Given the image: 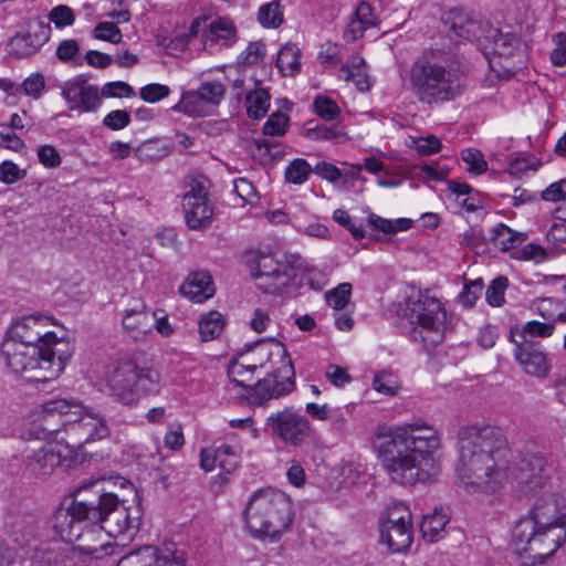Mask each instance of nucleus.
I'll return each instance as SVG.
<instances>
[{"label": "nucleus", "mask_w": 566, "mask_h": 566, "mask_svg": "<svg viewBox=\"0 0 566 566\" xmlns=\"http://www.w3.org/2000/svg\"><path fill=\"white\" fill-rule=\"evenodd\" d=\"M94 500H74L69 507H59L52 516V528L55 535L69 545L81 538L82 527L86 521H92L97 515Z\"/></svg>", "instance_id": "nucleus-17"}, {"label": "nucleus", "mask_w": 566, "mask_h": 566, "mask_svg": "<svg viewBox=\"0 0 566 566\" xmlns=\"http://www.w3.org/2000/svg\"><path fill=\"white\" fill-rule=\"evenodd\" d=\"M61 95L71 111L82 109L90 113L97 111L102 105L98 87L90 84L83 75L66 81L62 86Z\"/></svg>", "instance_id": "nucleus-24"}, {"label": "nucleus", "mask_w": 566, "mask_h": 566, "mask_svg": "<svg viewBox=\"0 0 566 566\" xmlns=\"http://www.w3.org/2000/svg\"><path fill=\"white\" fill-rule=\"evenodd\" d=\"M180 293L196 303H202L214 294V285L207 271H195L180 286Z\"/></svg>", "instance_id": "nucleus-27"}, {"label": "nucleus", "mask_w": 566, "mask_h": 566, "mask_svg": "<svg viewBox=\"0 0 566 566\" xmlns=\"http://www.w3.org/2000/svg\"><path fill=\"white\" fill-rule=\"evenodd\" d=\"M294 516L293 501L285 492L262 488L248 500L243 523L251 537L276 543L291 528Z\"/></svg>", "instance_id": "nucleus-7"}, {"label": "nucleus", "mask_w": 566, "mask_h": 566, "mask_svg": "<svg viewBox=\"0 0 566 566\" xmlns=\"http://www.w3.org/2000/svg\"><path fill=\"white\" fill-rule=\"evenodd\" d=\"M21 90L27 96L33 99L41 98L45 90V78L43 74L40 72L30 74L21 83Z\"/></svg>", "instance_id": "nucleus-50"}, {"label": "nucleus", "mask_w": 566, "mask_h": 566, "mask_svg": "<svg viewBox=\"0 0 566 566\" xmlns=\"http://www.w3.org/2000/svg\"><path fill=\"white\" fill-rule=\"evenodd\" d=\"M380 542L392 553L408 549L412 543L413 532L411 513L403 503L392 504L379 520Z\"/></svg>", "instance_id": "nucleus-15"}, {"label": "nucleus", "mask_w": 566, "mask_h": 566, "mask_svg": "<svg viewBox=\"0 0 566 566\" xmlns=\"http://www.w3.org/2000/svg\"><path fill=\"white\" fill-rule=\"evenodd\" d=\"M271 105V96L266 88L262 86L261 81L255 80L254 87L248 91L245 95V108L249 118H263Z\"/></svg>", "instance_id": "nucleus-30"}, {"label": "nucleus", "mask_w": 566, "mask_h": 566, "mask_svg": "<svg viewBox=\"0 0 566 566\" xmlns=\"http://www.w3.org/2000/svg\"><path fill=\"white\" fill-rule=\"evenodd\" d=\"M410 84L421 103L431 105L453 99L460 93V84L452 53L443 48L426 49L411 66Z\"/></svg>", "instance_id": "nucleus-6"}, {"label": "nucleus", "mask_w": 566, "mask_h": 566, "mask_svg": "<svg viewBox=\"0 0 566 566\" xmlns=\"http://www.w3.org/2000/svg\"><path fill=\"white\" fill-rule=\"evenodd\" d=\"M522 332L523 334L530 335L532 337L546 338L551 337L554 334L555 325L554 323H549L546 321H530L523 325Z\"/></svg>", "instance_id": "nucleus-56"}, {"label": "nucleus", "mask_w": 566, "mask_h": 566, "mask_svg": "<svg viewBox=\"0 0 566 566\" xmlns=\"http://www.w3.org/2000/svg\"><path fill=\"white\" fill-rule=\"evenodd\" d=\"M137 153L143 160H159L168 155L166 147L159 148L156 142H145L138 148Z\"/></svg>", "instance_id": "nucleus-62"}, {"label": "nucleus", "mask_w": 566, "mask_h": 566, "mask_svg": "<svg viewBox=\"0 0 566 566\" xmlns=\"http://www.w3.org/2000/svg\"><path fill=\"white\" fill-rule=\"evenodd\" d=\"M190 38H155L153 44L159 54L178 55L184 52L189 43Z\"/></svg>", "instance_id": "nucleus-45"}, {"label": "nucleus", "mask_w": 566, "mask_h": 566, "mask_svg": "<svg viewBox=\"0 0 566 566\" xmlns=\"http://www.w3.org/2000/svg\"><path fill=\"white\" fill-rule=\"evenodd\" d=\"M51 324V319L41 314L24 316L11 325L4 339L36 345L42 350H51L55 355L71 356L69 343L48 329Z\"/></svg>", "instance_id": "nucleus-11"}, {"label": "nucleus", "mask_w": 566, "mask_h": 566, "mask_svg": "<svg viewBox=\"0 0 566 566\" xmlns=\"http://www.w3.org/2000/svg\"><path fill=\"white\" fill-rule=\"evenodd\" d=\"M1 353L7 367L28 382H49L63 371L70 355H55L36 345L3 339Z\"/></svg>", "instance_id": "nucleus-9"}, {"label": "nucleus", "mask_w": 566, "mask_h": 566, "mask_svg": "<svg viewBox=\"0 0 566 566\" xmlns=\"http://www.w3.org/2000/svg\"><path fill=\"white\" fill-rule=\"evenodd\" d=\"M275 356L280 359V366L255 385L249 386L245 396L254 405H262L270 399H277L291 394L295 388V371L293 364L281 344H275Z\"/></svg>", "instance_id": "nucleus-13"}, {"label": "nucleus", "mask_w": 566, "mask_h": 566, "mask_svg": "<svg viewBox=\"0 0 566 566\" xmlns=\"http://www.w3.org/2000/svg\"><path fill=\"white\" fill-rule=\"evenodd\" d=\"M270 433L287 447L301 448L314 434L310 419L294 407L271 412L265 419Z\"/></svg>", "instance_id": "nucleus-14"}, {"label": "nucleus", "mask_w": 566, "mask_h": 566, "mask_svg": "<svg viewBox=\"0 0 566 566\" xmlns=\"http://www.w3.org/2000/svg\"><path fill=\"white\" fill-rule=\"evenodd\" d=\"M527 238L526 233L515 231L504 223H497L492 229L493 244L501 251H509L522 244Z\"/></svg>", "instance_id": "nucleus-32"}, {"label": "nucleus", "mask_w": 566, "mask_h": 566, "mask_svg": "<svg viewBox=\"0 0 566 566\" xmlns=\"http://www.w3.org/2000/svg\"><path fill=\"white\" fill-rule=\"evenodd\" d=\"M376 25V18L371 7L367 2H360L355 12V19L348 24V31L352 34L364 33L369 28Z\"/></svg>", "instance_id": "nucleus-37"}, {"label": "nucleus", "mask_w": 566, "mask_h": 566, "mask_svg": "<svg viewBox=\"0 0 566 566\" xmlns=\"http://www.w3.org/2000/svg\"><path fill=\"white\" fill-rule=\"evenodd\" d=\"M289 127V117L280 112L270 115L263 125V134L268 136H283Z\"/></svg>", "instance_id": "nucleus-53"}, {"label": "nucleus", "mask_w": 566, "mask_h": 566, "mask_svg": "<svg viewBox=\"0 0 566 566\" xmlns=\"http://www.w3.org/2000/svg\"><path fill=\"white\" fill-rule=\"evenodd\" d=\"M318 60L323 65H335L342 60V48L338 43H334L327 40L322 45V50L318 53Z\"/></svg>", "instance_id": "nucleus-59"}, {"label": "nucleus", "mask_w": 566, "mask_h": 566, "mask_svg": "<svg viewBox=\"0 0 566 566\" xmlns=\"http://www.w3.org/2000/svg\"><path fill=\"white\" fill-rule=\"evenodd\" d=\"M325 377L335 387L342 388L352 381V376L347 370L336 364H328L325 370Z\"/></svg>", "instance_id": "nucleus-60"}, {"label": "nucleus", "mask_w": 566, "mask_h": 566, "mask_svg": "<svg viewBox=\"0 0 566 566\" xmlns=\"http://www.w3.org/2000/svg\"><path fill=\"white\" fill-rule=\"evenodd\" d=\"M551 474V467L545 455L536 449H526L520 453L514 468L510 467L509 482L516 483L526 492L543 486Z\"/></svg>", "instance_id": "nucleus-18"}, {"label": "nucleus", "mask_w": 566, "mask_h": 566, "mask_svg": "<svg viewBox=\"0 0 566 566\" xmlns=\"http://www.w3.org/2000/svg\"><path fill=\"white\" fill-rule=\"evenodd\" d=\"M307 137L312 140L342 142L347 138L346 134L337 126L318 125L307 129Z\"/></svg>", "instance_id": "nucleus-47"}, {"label": "nucleus", "mask_w": 566, "mask_h": 566, "mask_svg": "<svg viewBox=\"0 0 566 566\" xmlns=\"http://www.w3.org/2000/svg\"><path fill=\"white\" fill-rule=\"evenodd\" d=\"M242 449L239 447H232L229 444L219 446V458H218V467L224 473L233 472L241 459Z\"/></svg>", "instance_id": "nucleus-41"}, {"label": "nucleus", "mask_w": 566, "mask_h": 566, "mask_svg": "<svg viewBox=\"0 0 566 566\" xmlns=\"http://www.w3.org/2000/svg\"><path fill=\"white\" fill-rule=\"evenodd\" d=\"M27 171L13 161L4 160L0 164V181L6 185H12L23 179Z\"/></svg>", "instance_id": "nucleus-58"}, {"label": "nucleus", "mask_w": 566, "mask_h": 566, "mask_svg": "<svg viewBox=\"0 0 566 566\" xmlns=\"http://www.w3.org/2000/svg\"><path fill=\"white\" fill-rule=\"evenodd\" d=\"M258 20L263 27L277 28L283 22V13L279 1L261 6L258 12Z\"/></svg>", "instance_id": "nucleus-44"}, {"label": "nucleus", "mask_w": 566, "mask_h": 566, "mask_svg": "<svg viewBox=\"0 0 566 566\" xmlns=\"http://www.w3.org/2000/svg\"><path fill=\"white\" fill-rule=\"evenodd\" d=\"M49 38H10L7 43L9 54L15 57H29L35 54Z\"/></svg>", "instance_id": "nucleus-34"}, {"label": "nucleus", "mask_w": 566, "mask_h": 566, "mask_svg": "<svg viewBox=\"0 0 566 566\" xmlns=\"http://www.w3.org/2000/svg\"><path fill=\"white\" fill-rule=\"evenodd\" d=\"M509 286L506 276L500 275L495 277L486 289L485 298L491 306H502L505 302L504 293Z\"/></svg>", "instance_id": "nucleus-46"}, {"label": "nucleus", "mask_w": 566, "mask_h": 566, "mask_svg": "<svg viewBox=\"0 0 566 566\" xmlns=\"http://www.w3.org/2000/svg\"><path fill=\"white\" fill-rule=\"evenodd\" d=\"M373 388L381 395L395 396L401 388L398 377L391 371H380L373 379Z\"/></svg>", "instance_id": "nucleus-40"}, {"label": "nucleus", "mask_w": 566, "mask_h": 566, "mask_svg": "<svg viewBox=\"0 0 566 566\" xmlns=\"http://www.w3.org/2000/svg\"><path fill=\"white\" fill-rule=\"evenodd\" d=\"M566 499L541 497L512 532V547L526 566L543 564L566 539Z\"/></svg>", "instance_id": "nucleus-4"}, {"label": "nucleus", "mask_w": 566, "mask_h": 566, "mask_svg": "<svg viewBox=\"0 0 566 566\" xmlns=\"http://www.w3.org/2000/svg\"><path fill=\"white\" fill-rule=\"evenodd\" d=\"M275 356V352H272L268 346L258 345L249 353L238 354L234 356L228 366V376L231 384L235 387H241L249 390V386L254 378V373L258 369L265 367L268 361H271L272 357Z\"/></svg>", "instance_id": "nucleus-20"}, {"label": "nucleus", "mask_w": 566, "mask_h": 566, "mask_svg": "<svg viewBox=\"0 0 566 566\" xmlns=\"http://www.w3.org/2000/svg\"><path fill=\"white\" fill-rule=\"evenodd\" d=\"M492 30L493 27L489 20L462 9L453 8L441 15L440 32L443 33L476 35L479 33H490ZM494 32L495 35L500 34L497 29H494Z\"/></svg>", "instance_id": "nucleus-22"}, {"label": "nucleus", "mask_w": 566, "mask_h": 566, "mask_svg": "<svg viewBox=\"0 0 566 566\" xmlns=\"http://www.w3.org/2000/svg\"><path fill=\"white\" fill-rule=\"evenodd\" d=\"M481 51L489 62L491 69H494L493 59L510 57L518 49V38H480Z\"/></svg>", "instance_id": "nucleus-28"}, {"label": "nucleus", "mask_w": 566, "mask_h": 566, "mask_svg": "<svg viewBox=\"0 0 566 566\" xmlns=\"http://www.w3.org/2000/svg\"><path fill=\"white\" fill-rule=\"evenodd\" d=\"M123 328L134 339L144 338L154 327V315L144 304L125 311L122 319Z\"/></svg>", "instance_id": "nucleus-26"}, {"label": "nucleus", "mask_w": 566, "mask_h": 566, "mask_svg": "<svg viewBox=\"0 0 566 566\" xmlns=\"http://www.w3.org/2000/svg\"><path fill=\"white\" fill-rule=\"evenodd\" d=\"M511 340L515 344L514 357L526 374L537 378L548 375L551 364L539 343L530 339L516 342L513 336Z\"/></svg>", "instance_id": "nucleus-25"}, {"label": "nucleus", "mask_w": 566, "mask_h": 566, "mask_svg": "<svg viewBox=\"0 0 566 566\" xmlns=\"http://www.w3.org/2000/svg\"><path fill=\"white\" fill-rule=\"evenodd\" d=\"M46 442L28 447L23 452L25 470L33 476L45 479L66 461L75 458L69 446L56 433L43 432Z\"/></svg>", "instance_id": "nucleus-12"}, {"label": "nucleus", "mask_w": 566, "mask_h": 566, "mask_svg": "<svg viewBox=\"0 0 566 566\" xmlns=\"http://www.w3.org/2000/svg\"><path fill=\"white\" fill-rule=\"evenodd\" d=\"M169 93L170 88L159 83L147 84L139 90L140 98L147 103H157L166 98Z\"/></svg>", "instance_id": "nucleus-55"}, {"label": "nucleus", "mask_w": 566, "mask_h": 566, "mask_svg": "<svg viewBox=\"0 0 566 566\" xmlns=\"http://www.w3.org/2000/svg\"><path fill=\"white\" fill-rule=\"evenodd\" d=\"M535 310L546 322H566V313L564 312L563 304L553 297H545L535 301Z\"/></svg>", "instance_id": "nucleus-35"}, {"label": "nucleus", "mask_w": 566, "mask_h": 566, "mask_svg": "<svg viewBox=\"0 0 566 566\" xmlns=\"http://www.w3.org/2000/svg\"><path fill=\"white\" fill-rule=\"evenodd\" d=\"M112 19H115L116 22L105 21L101 22L95 27L94 35H120V30L117 27L120 22H127L130 19V13L127 9L113 10L108 14Z\"/></svg>", "instance_id": "nucleus-43"}, {"label": "nucleus", "mask_w": 566, "mask_h": 566, "mask_svg": "<svg viewBox=\"0 0 566 566\" xmlns=\"http://www.w3.org/2000/svg\"><path fill=\"white\" fill-rule=\"evenodd\" d=\"M276 65L282 72L291 75L297 72L301 65L298 49L292 44L283 46L277 54Z\"/></svg>", "instance_id": "nucleus-39"}, {"label": "nucleus", "mask_w": 566, "mask_h": 566, "mask_svg": "<svg viewBox=\"0 0 566 566\" xmlns=\"http://www.w3.org/2000/svg\"><path fill=\"white\" fill-rule=\"evenodd\" d=\"M226 87L220 82H205L196 91L182 92L181 98L171 109L189 116H208L220 104Z\"/></svg>", "instance_id": "nucleus-19"}, {"label": "nucleus", "mask_w": 566, "mask_h": 566, "mask_svg": "<svg viewBox=\"0 0 566 566\" xmlns=\"http://www.w3.org/2000/svg\"><path fill=\"white\" fill-rule=\"evenodd\" d=\"M208 15H202L196 18L190 27V32L188 35H199L202 33L206 35L208 32L211 35H220V33H226L227 35H234L237 29L232 22L227 17H218L213 20L209 21Z\"/></svg>", "instance_id": "nucleus-29"}, {"label": "nucleus", "mask_w": 566, "mask_h": 566, "mask_svg": "<svg viewBox=\"0 0 566 566\" xmlns=\"http://www.w3.org/2000/svg\"><path fill=\"white\" fill-rule=\"evenodd\" d=\"M41 432L56 433L76 455L87 443L104 440L111 427L104 413L76 399H51L29 411Z\"/></svg>", "instance_id": "nucleus-3"}, {"label": "nucleus", "mask_w": 566, "mask_h": 566, "mask_svg": "<svg viewBox=\"0 0 566 566\" xmlns=\"http://www.w3.org/2000/svg\"><path fill=\"white\" fill-rule=\"evenodd\" d=\"M198 325L201 342H209L221 334L224 322L219 312L212 311L203 315Z\"/></svg>", "instance_id": "nucleus-36"}, {"label": "nucleus", "mask_w": 566, "mask_h": 566, "mask_svg": "<svg viewBox=\"0 0 566 566\" xmlns=\"http://www.w3.org/2000/svg\"><path fill=\"white\" fill-rule=\"evenodd\" d=\"M542 199L549 202L566 200V179L551 184L543 192Z\"/></svg>", "instance_id": "nucleus-64"}, {"label": "nucleus", "mask_w": 566, "mask_h": 566, "mask_svg": "<svg viewBox=\"0 0 566 566\" xmlns=\"http://www.w3.org/2000/svg\"><path fill=\"white\" fill-rule=\"evenodd\" d=\"M378 440V457L392 482L427 483L439 474L436 453L441 448V434L429 423H405L380 434Z\"/></svg>", "instance_id": "nucleus-2"}, {"label": "nucleus", "mask_w": 566, "mask_h": 566, "mask_svg": "<svg viewBox=\"0 0 566 566\" xmlns=\"http://www.w3.org/2000/svg\"><path fill=\"white\" fill-rule=\"evenodd\" d=\"M402 316L409 322L412 340L429 352L441 344L448 327L444 304L429 291H415L405 302Z\"/></svg>", "instance_id": "nucleus-8"}, {"label": "nucleus", "mask_w": 566, "mask_h": 566, "mask_svg": "<svg viewBox=\"0 0 566 566\" xmlns=\"http://www.w3.org/2000/svg\"><path fill=\"white\" fill-rule=\"evenodd\" d=\"M129 123L130 115L124 109L112 111L103 119V124L112 130L123 129L127 127Z\"/></svg>", "instance_id": "nucleus-61"}, {"label": "nucleus", "mask_w": 566, "mask_h": 566, "mask_svg": "<svg viewBox=\"0 0 566 566\" xmlns=\"http://www.w3.org/2000/svg\"><path fill=\"white\" fill-rule=\"evenodd\" d=\"M106 381L112 395L122 403L135 405L140 397L156 396L161 390V375L153 366L138 365L132 359H122L106 371Z\"/></svg>", "instance_id": "nucleus-10"}, {"label": "nucleus", "mask_w": 566, "mask_h": 566, "mask_svg": "<svg viewBox=\"0 0 566 566\" xmlns=\"http://www.w3.org/2000/svg\"><path fill=\"white\" fill-rule=\"evenodd\" d=\"M413 147L422 156H430L441 150L442 144L434 135H428L413 140Z\"/></svg>", "instance_id": "nucleus-63"}, {"label": "nucleus", "mask_w": 566, "mask_h": 566, "mask_svg": "<svg viewBox=\"0 0 566 566\" xmlns=\"http://www.w3.org/2000/svg\"><path fill=\"white\" fill-rule=\"evenodd\" d=\"M313 168L303 158L294 159L285 169V180L290 184L301 185L307 180Z\"/></svg>", "instance_id": "nucleus-42"}, {"label": "nucleus", "mask_w": 566, "mask_h": 566, "mask_svg": "<svg viewBox=\"0 0 566 566\" xmlns=\"http://www.w3.org/2000/svg\"><path fill=\"white\" fill-rule=\"evenodd\" d=\"M184 210L186 223L192 230L206 228L211 223L213 206L201 182L193 181L184 195Z\"/></svg>", "instance_id": "nucleus-21"}, {"label": "nucleus", "mask_w": 566, "mask_h": 566, "mask_svg": "<svg viewBox=\"0 0 566 566\" xmlns=\"http://www.w3.org/2000/svg\"><path fill=\"white\" fill-rule=\"evenodd\" d=\"M352 294V284L350 283H342L337 287L329 290L325 294V298L327 304L334 310H343Z\"/></svg>", "instance_id": "nucleus-49"}, {"label": "nucleus", "mask_w": 566, "mask_h": 566, "mask_svg": "<svg viewBox=\"0 0 566 566\" xmlns=\"http://www.w3.org/2000/svg\"><path fill=\"white\" fill-rule=\"evenodd\" d=\"M313 106L316 115L325 120H333L340 114V108L336 102L325 95L316 96Z\"/></svg>", "instance_id": "nucleus-48"}, {"label": "nucleus", "mask_w": 566, "mask_h": 566, "mask_svg": "<svg viewBox=\"0 0 566 566\" xmlns=\"http://www.w3.org/2000/svg\"><path fill=\"white\" fill-rule=\"evenodd\" d=\"M511 450L502 429L471 424L458 433L455 465L460 486L471 495H492L510 480Z\"/></svg>", "instance_id": "nucleus-1"}, {"label": "nucleus", "mask_w": 566, "mask_h": 566, "mask_svg": "<svg viewBox=\"0 0 566 566\" xmlns=\"http://www.w3.org/2000/svg\"><path fill=\"white\" fill-rule=\"evenodd\" d=\"M265 56V45L261 41L250 42L247 49L239 55L240 65H254Z\"/></svg>", "instance_id": "nucleus-52"}, {"label": "nucleus", "mask_w": 566, "mask_h": 566, "mask_svg": "<svg viewBox=\"0 0 566 566\" xmlns=\"http://www.w3.org/2000/svg\"><path fill=\"white\" fill-rule=\"evenodd\" d=\"M45 562L49 566H69L73 556V547L64 542L46 544Z\"/></svg>", "instance_id": "nucleus-38"}, {"label": "nucleus", "mask_w": 566, "mask_h": 566, "mask_svg": "<svg viewBox=\"0 0 566 566\" xmlns=\"http://www.w3.org/2000/svg\"><path fill=\"white\" fill-rule=\"evenodd\" d=\"M101 98L105 97H133L135 92L126 82H108L99 90Z\"/></svg>", "instance_id": "nucleus-57"}, {"label": "nucleus", "mask_w": 566, "mask_h": 566, "mask_svg": "<svg viewBox=\"0 0 566 566\" xmlns=\"http://www.w3.org/2000/svg\"><path fill=\"white\" fill-rule=\"evenodd\" d=\"M448 522V513L443 509H434L433 513L426 515L421 522L423 537L431 543L438 542L443 537Z\"/></svg>", "instance_id": "nucleus-31"}, {"label": "nucleus", "mask_w": 566, "mask_h": 566, "mask_svg": "<svg viewBox=\"0 0 566 566\" xmlns=\"http://www.w3.org/2000/svg\"><path fill=\"white\" fill-rule=\"evenodd\" d=\"M93 506L101 516L85 522L76 542H80L82 552L99 557L102 552L107 554L109 537L134 535L142 518V507L138 504L126 505L114 493L98 494Z\"/></svg>", "instance_id": "nucleus-5"}, {"label": "nucleus", "mask_w": 566, "mask_h": 566, "mask_svg": "<svg viewBox=\"0 0 566 566\" xmlns=\"http://www.w3.org/2000/svg\"><path fill=\"white\" fill-rule=\"evenodd\" d=\"M346 81L355 82L359 91L369 90V80L366 73L365 61L359 55H353L340 70Z\"/></svg>", "instance_id": "nucleus-33"}, {"label": "nucleus", "mask_w": 566, "mask_h": 566, "mask_svg": "<svg viewBox=\"0 0 566 566\" xmlns=\"http://www.w3.org/2000/svg\"><path fill=\"white\" fill-rule=\"evenodd\" d=\"M253 279L260 290L274 295L290 294L294 287L296 270L287 261H280L270 255L258 259Z\"/></svg>", "instance_id": "nucleus-16"}, {"label": "nucleus", "mask_w": 566, "mask_h": 566, "mask_svg": "<svg viewBox=\"0 0 566 566\" xmlns=\"http://www.w3.org/2000/svg\"><path fill=\"white\" fill-rule=\"evenodd\" d=\"M39 523L34 518H29L15 525L13 532L14 541L20 545L30 544L38 536Z\"/></svg>", "instance_id": "nucleus-51"}, {"label": "nucleus", "mask_w": 566, "mask_h": 566, "mask_svg": "<svg viewBox=\"0 0 566 566\" xmlns=\"http://www.w3.org/2000/svg\"><path fill=\"white\" fill-rule=\"evenodd\" d=\"M117 566H185L184 553L172 546H143L123 556Z\"/></svg>", "instance_id": "nucleus-23"}, {"label": "nucleus", "mask_w": 566, "mask_h": 566, "mask_svg": "<svg viewBox=\"0 0 566 566\" xmlns=\"http://www.w3.org/2000/svg\"><path fill=\"white\" fill-rule=\"evenodd\" d=\"M462 160L468 165V171L480 175L488 169V164L480 150L468 148L462 151Z\"/></svg>", "instance_id": "nucleus-54"}]
</instances>
